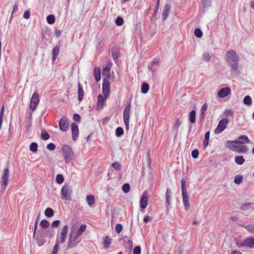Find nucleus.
I'll return each mask as SVG.
<instances>
[{
    "instance_id": "13",
    "label": "nucleus",
    "mask_w": 254,
    "mask_h": 254,
    "mask_svg": "<svg viewBox=\"0 0 254 254\" xmlns=\"http://www.w3.org/2000/svg\"><path fill=\"white\" fill-rule=\"evenodd\" d=\"M183 202L185 206V209L188 210L190 209V203L189 200V195L187 190L182 191Z\"/></svg>"
},
{
    "instance_id": "15",
    "label": "nucleus",
    "mask_w": 254,
    "mask_h": 254,
    "mask_svg": "<svg viewBox=\"0 0 254 254\" xmlns=\"http://www.w3.org/2000/svg\"><path fill=\"white\" fill-rule=\"evenodd\" d=\"M166 196V211L168 212V210L172 208L171 203V190L169 189H167L165 194Z\"/></svg>"
},
{
    "instance_id": "27",
    "label": "nucleus",
    "mask_w": 254,
    "mask_h": 254,
    "mask_svg": "<svg viewBox=\"0 0 254 254\" xmlns=\"http://www.w3.org/2000/svg\"><path fill=\"white\" fill-rule=\"evenodd\" d=\"M86 201L88 204L92 207L95 202L94 196L93 195H88L86 196Z\"/></svg>"
},
{
    "instance_id": "12",
    "label": "nucleus",
    "mask_w": 254,
    "mask_h": 254,
    "mask_svg": "<svg viewBox=\"0 0 254 254\" xmlns=\"http://www.w3.org/2000/svg\"><path fill=\"white\" fill-rule=\"evenodd\" d=\"M59 124L60 130L63 131H66L69 127L68 120L65 117L62 118L59 121Z\"/></svg>"
},
{
    "instance_id": "37",
    "label": "nucleus",
    "mask_w": 254,
    "mask_h": 254,
    "mask_svg": "<svg viewBox=\"0 0 254 254\" xmlns=\"http://www.w3.org/2000/svg\"><path fill=\"white\" fill-rule=\"evenodd\" d=\"M86 228V225H81L75 234L80 236L82 234V233L85 231Z\"/></svg>"
},
{
    "instance_id": "47",
    "label": "nucleus",
    "mask_w": 254,
    "mask_h": 254,
    "mask_svg": "<svg viewBox=\"0 0 254 254\" xmlns=\"http://www.w3.org/2000/svg\"><path fill=\"white\" fill-rule=\"evenodd\" d=\"M64 181V177L61 174H58L56 176V182L58 184H62Z\"/></svg>"
},
{
    "instance_id": "21",
    "label": "nucleus",
    "mask_w": 254,
    "mask_h": 254,
    "mask_svg": "<svg viewBox=\"0 0 254 254\" xmlns=\"http://www.w3.org/2000/svg\"><path fill=\"white\" fill-rule=\"evenodd\" d=\"M159 64V61L157 60H155L153 61L149 64L148 65V67L152 71H156L157 69V67Z\"/></svg>"
},
{
    "instance_id": "35",
    "label": "nucleus",
    "mask_w": 254,
    "mask_h": 254,
    "mask_svg": "<svg viewBox=\"0 0 254 254\" xmlns=\"http://www.w3.org/2000/svg\"><path fill=\"white\" fill-rule=\"evenodd\" d=\"M238 147V149L237 150L236 152H238L239 153H246L248 151V149L245 145H240V144H239Z\"/></svg>"
},
{
    "instance_id": "58",
    "label": "nucleus",
    "mask_w": 254,
    "mask_h": 254,
    "mask_svg": "<svg viewBox=\"0 0 254 254\" xmlns=\"http://www.w3.org/2000/svg\"><path fill=\"white\" fill-rule=\"evenodd\" d=\"M199 155V151L197 149H194L191 152V156L192 158H197Z\"/></svg>"
},
{
    "instance_id": "9",
    "label": "nucleus",
    "mask_w": 254,
    "mask_h": 254,
    "mask_svg": "<svg viewBox=\"0 0 254 254\" xmlns=\"http://www.w3.org/2000/svg\"><path fill=\"white\" fill-rule=\"evenodd\" d=\"M110 83L107 79H103L102 84V93L105 99L109 96L110 93Z\"/></svg>"
},
{
    "instance_id": "59",
    "label": "nucleus",
    "mask_w": 254,
    "mask_h": 254,
    "mask_svg": "<svg viewBox=\"0 0 254 254\" xmlns=\"http://www.w3.org/2000/svg\"><path fill=\"white\" fill-rule=\"evenodd\" d=\"M47 148L51 151L54 150L56 148V145L53 143H50L47 144Z\"/></svg>"
},
{
    "instance_id": "7",
    "label": "nucleus",
    "mask_w": 254,
    "mask_h": 254,
    "mask_svg": "<svg viewBox=\"0 0 254 254\" xmlns=\"http://www.w3.org/2000/svg\"><path fill=\"white\" fill-rule=\"evenodd\" d=\"M71 192V189L68 186H64L61 189V195L63 199L66 200H71L70 193Z\"/></svg>"
},
{
    "instance_id": "60",
    "label": "nucleus",
    "mask_w": 254,
    "mask_h": 254,
    "mask_svg": "<svg viewBox=\"0 0 254 254\" xmlns=\"http://www.w3.org/2000/svg\"><path fill=\"white\" fill-rule=\"evenodd\" d=\"M73 120L78 123L80 122L81 118L79 114L75 113L73 115Z\"/></svg>"
},
{
    "instance_id": "25",
    "label": "nucleus",
    "mask_w": 254,
    "mask_h": 254,
    "mask_svg": "<svg viewBox=\"0 0 254 254\" xmlns=\"http://www.w3.org/2000/svg\"><path fill=\"white\" fill-rule=\"evenodd\" d=\"M112 55L114 60H116L119 57V49L117 47H115L112 49Z\"/></svg>"
},
{
    "instance_id": "20",
    "label": "nucleus",
    "mask_w": 254,
    "mask_h": 254,
    "mask_svg": "<svg viewBox=\"0 0 254 254\" xmlns=\"http://www.w3.org/2000/svg\"><path fill=\"white\" fill-rule=\"evenodd\" d=\"M110 66L109 65H107L106 67H105L102 70V75L104 77L103 79H108L111 76L110 74Z\"/></svg>"
},
{
    "instance_id": "18",
    "label": "nucleus",
    "mask_w": 254,
    "mask_h": 254,
    "mask_svg": "<svg viewBox=\"0 0 254 254\" xmlns=\"http://www.w3.org/2000/svg\"><path fill=\"white\" fill-rule=\"evenodd\" d=\"M231 92L229 87H225L221 89L218 92L217 95L219 98H224L228 95Z\"/></svg>"
},
{
    "instance_id": "26",
    "label": "nucleus",
    "mask_w": 254,
    "mask_h": 254,
    "mask_svg": "<svg viewBox=\"0 0 254 254\" xmlns=\"http://www.w3.org/2000/svg\"><path fill=\"white\" fill-rule=\"evenodd\" d=\"M196 112L194 110L191 111L189 115V120L191 124H192L195 122Z\"/></svg>"
},
{
    "instance_id": "41",
    "label": "nucleus",
    "mask_w": 254,
    "mask_h": 254,
    "mask_svg": "<svg viewBox=\"0 0 254 254\" xmlns=\"http://www.w3.org/2000/svg\"><path fill=\"white\" fill-rule=\"evenodd\" d=\"M252 204V203L251 202H245L242 204V205L240 207V209L243 211H246L247 210L249 207H250Z\"/></svg>"
},
{
    "instance_id": "4",
    "label": "nucleus",
    "mask_w": 254,
    "mask_h": 254,
    "mask_svg": "<svg viewBox=\"0 0 254 254\" xmlns=\"http://www.w3.org/2000/svg\"><path fill=\"white\" fill-rule=\"evenodd\" d=\"M80 236L75 234L73 235L70 234L67 242V247L70 249H72L75 247L78 243L81 241Z\"/></svg>"
},
{
    "instance_id": "43",
    "label": "nucleus",
    "mask_w": 254,
    "mask_h": 254,
    "mask_svg": "<svg viewBox=\"0 0 254 254\" xmlns=\"http://www.w3.org/2000/svg\"><path fill=\"white\" fill-rule=\"evenodd\" d=\"M188 179L187 177H186V176H185V179L184 178L182 179V180H181L182 191L187 190L186 185V180H188Z\"/></svg>"
},
{
    "instance_id": "6",
    "label": "nucleus",
    "mask_w": 254,
    "mask_h": 254,
    "mask_svg": "<svg viewBox=\"0 0 254 254\" xmlns=\"http://www.w3.org/2000/svg\"><path fill=\"white\" fill-rule=\"evenodd\" d=\"M8 177L9 170L7 168H5L3 170L0 180L1 191L2 192L4 191L8 184Z\"/></svg>"
},
{
    "instance_id": "28",
    "label": "nucleus",
    "mask_w": 254,
    "mask_h": 254,
    "mask_svg": "<svg viewBox=\"0 0 254 254\" xmlns=\"http://www.w3.org/2000/svg\"><path fill=\"white\" fill-rule=\"evenodd\" d=\"M59 50H60V48L58 46H56L53 48L52 52V60L53 61H54L56 59V58L59 53Z\"/></svg>"
},
{
    "instance_id": "17",
    "label": "nucleus",
    "mask_w": 254,
    "mask_h": 254,
    "mask_svg": "<svg viewBox=\"0 0 254 254\" xmlns=\"http://www.w3.org/2000/svg\"><path fill=\"white\" fill-rule=\"evenodd\" d=\"M148 204V198L147 197V192L144 191L140 200V206L142 209H145Z\"/></svg>"
},
{
    "instance_id": "56",
    "label": "nucleus",
    "mask_w": 254,
    "mask_h": 254,
    "mask_svg": "<svg viewBox=\"0 0 254 254\" xmlns=\"http://www.w3.org/2000/svg\"><path fill=\"white\" fill-rule=\"evenodd\" d=\"M244 227L251 233H254V225H250L248 226H245Z\"/></svg>"
},
{
    "instance_id": "53",
    "label": "nucleus",
    "mask_w": 254,
    "mask_h": 254,
    "mask_svg": "<svg viewBox=\"0 0 254 254\" xmlns=\"http://www.w3.org/2000/svg\"><path fill=\"white\" fill-rule=\"evenodd\" d=\"M202 4L203 8L209 7L211 5L210 0H202Z\"/></svg>"
},
{
    "instance_id": "32",
    "label": "nucleus",
    "mask_w": 254,
    "mask_h": 254,
    "mask_svg": "<svg viewBox=\"0 0 254 254\" xmlns=\"http://www.w3.org/2000/svg\"><path fill=\"white\" fill-rule=\"evenodd\" d=\"M149 89V86L147 83H143L141 85V92L143 94H146L148 92Z\"/></svg>"
},
{
    "instance_id": "52",
    "label": "nucleus",
    "mask_w": 254,
    "mask_h": 254,
    "mask_svg": "<svg viewBox=\"0 0 254 254\" xmlns=\"http://www.w3.org/2000/svg\"><path fill=\"white\" fill-rule=\"evenodd\" d=\"M112 166L116 170L120 171L121 169V164L118 163V162H114L112 164Z\"/></svg>"
},
{
    "instance_id": "57",
    "label": "nucleus",
    "mask_w": 254,
    "mask_h": 254,
    "mask_svg": "<svg viewBox=\"0 0 254 254\" xmlns=\"http://www.w3.org/2000/svg\"><path fill=\"white\" fill-rule=\"evenodd\" d=\"M123 229V226L121 224H117L116 226L115 231L118 233L119 234L121 232Z\"/></svg>"
},
{
    "instance_id": "23",
    "label": "nucleus",
    "mask_w": 254,
    "mask_h": 254,
    "mask_svg": "<svg viewBox=\"0 0 254 254\" xmlns=\"http://www.w3.org/2000/svg\"><path fill=\"white\" fill-rule=\"evenodd\" d=\"M78 100L79 102H81L83 97L84 91L82 86L78 83Z\"/></svg>"
},
{
    "instance_id": "39",
    "label": "nucleus",
    "mask_w": 254,
    "mask_h": 254,
    "mask_svg": "<svg viewBox=\"0 0 254 254\" xmlns=\"http://www.w3.org/2000/svg\"><path fill=\"white\" fill-rule=\"evenodd\" d=\"M40 226L44 229H46L49 227L50 223L47 220H42L40 223Z\"/></svg>"
},
{
    "instance_id": "49",
    "label": "nucleus",
    "mask_w": 254,
    "mask_h": 254,
    "mask_svg": "<svg viewBox=\"0 0 254 254\" xmlns=\"http://www.w3.org/2000/svg\"><path fill=\"white\" fill-rule=\"evenodd\" d=\"M41 137L43 140H46L49 138L50 136L48 132L45 130H42L41 132Z\"/></svg>"
},
{
    "instance_id": "14",
    "label": "nucleus",
    "mask_w": 254,
    "mask_h": 254,
    "mask_svg": "<svg viewBox=\"0 0 254 254\" xmlns=\"http://www.w3.org/2000/svg\"><path fill=\"white\" fill-rule=\"evenodd\" d=\"M71 129L72 131V138L74 141L77 139L79 133L78 126L75 123H72L71 125Z\"/></svg>"
},
{
    "instance_id": "63",
    "label": "nucleus",
    "mask_w": 254,
    "mask_h": 254,
    "mask_svg": "<svg viewBox=\"0 0 254 254\" xmlns=\"http://www.w3.org/2000/svg\"><path fill=\"white\" fill-rule=\"evenodd\" d=\"M224 114H225V116H226V117H228V116L233 117V113L232 111L231 110H225L224 112Z\"/></svg>"
},
{
    "instance_id": "31",
    "label": "nucleus",
    "mask_w": 254,
    "mask_h": 254,
    "mask_svg": "<svg viewBox=\"0 0 254 254\" xmlns=\"http://www.w3.org/2000/svg\"><path fill=\"white\" fill-rule=\"evenodd\" d=\"M124 247L126 249L131 252L133 248V242L130 240H128L127 242L125 243Z\"/></svg>"
},
{
    "instance_id": "36",
    "label": "nucleus",
    "mask_w": 254,
    "mask_h": 254,
    "mask_svg": "<svg viewBox=\"0 0 254 254\" xmlns=\"http://www.w3.org/2000/svg\"><path fill=\"white\" fill-rule=\"evenodd\" d=\"M235 161L239 165H242L245 162V159L242 156H237L235 157Z\"/></svg>"
},
{
    "instance_id": "33",
    "label": "nucleus",
    "mask_w": 254,
    "mask_h": 254,
    "mask_svg": "<svg viewBox=\"0 0 254 254\" xmlns=\"http://www.w3.org/2000/svg\"><path fill=\"white\" fill-rule=\"evenodd\" d=\"M243 102L245 104L250 106L252 104V99L250 96L247 95L244 97Z\"/></svg>"
},
{
    "instance_id": "44",
    "label": "nucleus",
    "mask_w": 254,
    "mask_h": 254,
    "mask_svg": "<svg viewBox=\"0 0 254 254\" xmlns=\"http://www.w3.org/2000/svg\"><path fill=\"white\" fill-rule=\"evenodd\" d=\"M124 129L122 127H118L116 130V135L117 137H120L124 133Z\"/></svg>"
},
{
    "instance_id": "19",
    "label": "nucleus",
    "mask_w": 254,
    "mask_h": 254,
    "mask_svg": "<svg viewBox=\"0 0 254 254\" xmlns=\"http://www.w3.org/2000/svg\"><path fill=\"white\" fill-rule=\"evenodd\" d=\"M171 10V5L169 4H166L164 7L162 12V20H165L168 17L170 11Z\"/></svg>"
},
{
    "instance_id": "38",
    "label": "nucleus",
    "mask_w": 254,
    "mask_h": 254,
    "mask_svg": "<svg viewBox=\"0 0 254 254\" xmlns=\"http://www.w3.org/2000/svg\"><path fill=\"white\" fill-rule=\"evenodd\" d=\"M112 239L109 236H106L104 240V243L105 244V248H108L109 247L111 243Z\"/></svg>"
},
{
    "instance_id": "22",
    "label": "nucleus",
    "mask_w": 254,
    "mask_h": 254,
    "mask_svg": "<svg viewBox=\"0 0 254 254\" xmlns=\"http://www.w3.org/2000/svg\"><path fill=\"white\" fill-rule=\"evenodd\" d=\"M236 141H237L238 143L241 144H244L245 142L249 143L250 141L248 136L245 135H240L238 140H236Z\"/></svg>"
},
{
    "instance_id": "55",
    "label": "nucleus",
    "mask_w": 254,
    "mask_h": 254,
    "mask_svg": "<svg viewBox=\"0 0 254 254\" xmlns=\"http://www.w3.org/2000/svg\"><path fill=\"white\" fill-rule=\"evenodd\" d=\"M181 124V122L180 121L179 118H177L174 125V129L178 130V128Z\"/></svg>"
},
{
    "instance_id": "50",
    "label": "nucleus",
    "mask_w": 254,
    "mask_h": 254,
    "mask_svg": "<svg viewBox=\"0 0 254 254\" xmlns=\"http://www.w3.org/2000/svg\"><path fill=\"white\" fill-rule=\"evenodd\" d=\"M243 181V177L242 176L237 175L236 176L234 179V182L235 184L239 185Z\"/></svg>"
},
{
    "instance_id": "42",
    "label": "nucleus",
    "mask_w": 254,
    "mask_h": 254,
    "mask_svg": "<svg viewBox=\"0 0 254 254\" xmlns=\"http://www.w3.org/2000/svg\"><path fill=\"white\" fill-rule=\"evenodd\" d=\"M47 22L50 24H53L55 21V16L54 15H49L47 17Z\"/></svg>"
},
{
    "instance_id": "64",
    "label": "nucleus",
    "mask_w": 254,
    "mask_h": 254,
    "mask_svg": "<svg viewBox=\"0 0 254 254\" xmlns=\"http://www.w3.org/2000/svg\"><path fill=\"white\" fill-rule=\"evenodd\" d=\"M30 15V12L29 10H26L23 14V17L25 19H29Z\"/></svg>"
},
{
    "instance_id": "40",
    "label": "nucleus",
    "mask_w": 254,
    "mask_h": 254,
    "mask_svg": "<svg viewBox=\"0 0 254 254\" xmlns=\"http://www.w3.org/2000/svg\"><path fill=\"white\" fill-rule=\"evenodd\" d=\"M38 144L36 142H32L30 144L29 149L31 151L35 152L37 151Z\"/></svg>"
},
{
    "instance_id": "1",
    "label": "nucleus",
    "mask_w": 254,
    "mask_h": 254,
    "mask_svg": "<svg viewBox=\"0 0 254 254\" xmlns=\"http://www.w3.org/2000/svg\"><path fill=\"white\" fill-rule=\"evenodd\" d=\"M225 58L227 63L232 71H236L240 61V57L238 54L235 51L231 50L226 53Z\"/></svg>"
},
{
    "instance_id": "3",
    "label": "nucleus",
    "mask_w": 254,
    "mask_h": 254,
    "mask_svg": "<svg viewBox=\"0 0 254 254\" xmlns=\"http://www.w3.org/2000/svg\"><path fill=\"white\" fill-rule=\"evenodd\" d=\"M68 227L67 225H64L61 229V233L57 234L56 243L59 244H64L65 241V237L68 232Z\"/></svg>"
},
{
    "instance_id": "62",
    "label": "nucleus",
    "mask_w": 254,
    "mask_h": 254,
    "mask_svg": "<svg viewBox=\"0 0 254 254\" xmlns=\"http://www.w3.org/2000/svg\"><path fill=\"white\" fill-rule=\"evenodd\" d=\"M60 223L61 221L60 220H58L54 221L52 223V226L54 228H57L59 227Z\"/></svg>"
},
{
    "instance_id": "10",
    "label": "nucleus",
    "mask_w": 254,
    "mask_h": 254,
    "mask_svg": "<svg viewBox=\"0 0 254 254\" xmlns=\"http://www.w3.org/2000/svg\"><path fill=\"white\" fill-rule=\"evenodd\" d=\"M238 247H247L253 249L254 248V238H249L243 241L241 244L237 243Z\"/></svg>"
},
{
    "instance_id": "5",
    "label": "nucleus",
    "mask_w": 254,
    "mask_h": 254,
    "mask_svg": "<svg viewBox=\"0 0 254 254\" xmlns=\"http://www.w3.org/2000/svg\"><path fill=\"white\" fill-rule=\"evenodd\" d=\"M131 108L130 103L126 106L123 112V119L126 128L128 129L129 126L130 111Z\"/></svg>"
},
{
    "instance_id": "11",
    "label": "nucleus",
    "mask_w": 254,
    "mask_h": 254,
    "mask_svg": "<svg viewBox=\"0 0 254 254\" xmlns=\"http://www.w3.org/2000/svg\"><path fill=\"white\" fill-rule=\"evenodd\" d=\"M39 102V99L38 94L36 93H33L30 101V108L32 111H34Z\"/></svg>"
},
{
    "instance_id": "16",
    "label": "nucleus",
    "mask_w": 254,
    "mask_h": 254,
    "mask_svg": "<svg viewBox=\"0 0 254 254\" xmlns=\"http://www.w3.org/2000/svg\"><path fill=\"white\" fill-rule=\"evenodd\" d=\"M237 141L236 140H229L226 143V146L229 148L232 151H236L238 149V145Z\"/></svg>"
},
{
    "instance_id": "29",
    "label": "nucleus",
    "mask_w": 254,
    "mask_h": 254,
    "mask_svg": "<svg viewBox=\"0 0 254 254\" xmlns=\"http://www.w3.org/2000/svg\"><path fill=\"white\" fill-rule=\"evenodd\" d=\"M105 100L106 99L102 95L100 94L98 96L97 106L98 108H102Z\"/></svg>"
},
{
    "instance_id": "45",
    "label": "nucleus",
    "mask_w": 254,
    "mask_h": 254,
    "mask_svg": "<svg viewBox=\"0 0 254 254\" xmlns=\"http://www.w3.org/2000/svg\"><path fill=\"white\" fill-rule=\"evenodd\" d=\"M211 59V56L208 53L205 52L202 55L203 61L206 62H208Z\"/></svg>"
},
{
    "instance_id": "24",
    "label": "nucleus",
    "mask_w": 254,
    "mask_h": 254,
    "mask_svg": "<svg viewBox=\"0 0 254 254\" xmlns=\"http://www.w3.org/2000/svg\"><path fill=\"white\" fill-rule=\"evenodd\" d=\"M94 74L96 81L98 82L101 79V69L99 67H95L94 70Z\"/></svg>"
},
{
    "instance_id": "51",
    "label": "nucleus",
    "mask_w": 254,
    "mask_h": 254,
    "mask_svg": "<svg viewBox=\"0 0 254 254\" xmlns=\"http://www.w3.org/2000/svg\"><path fill=\"white\" fill-rule=\"evenodd\" d=\"M115 22L118 26H121L124 23V19L122 17L119 16L116 19Z\"/></svg>"
},
{
    "instance_id": "61",
    "label": "nucleus",
    "mask_w": 254,
    "mask_h": 254,
    "mask_svg": "<svg viewBox=\"0 0 254 254\" xmlns=\"http://www.w3.org/2000/svg\"><path fill=\"white\" fill-rule=\"evenodd\" d=\"M141 253V248L140 246L135 247L133 251V254H140Z\"/></svg>"
},
{
    "instance_id": "46",
    "label": "nucleus",
    "mask_w": 254,
    "mask_h": 254,
    "mask_svg": "<svg viewBox=\"0 0 254 254\" xmlns=\"http://www.w3.org/2000/svg\"><path fill=\"white\" fill-rule=\"evenodd\" d=\"M122 190L125 193H127L130 190V186L128 184H125L122 186Z\"/></svg>"
},
{
    "instance_id": "8",
    "label": "nucleus",
    "mask_w": 254,
    "mask_h": 254,
    "mask_svg": "<svg viewBox=\"0 0 254 254\" xmlns=\"http://www.w3.org/2000/svg\"><path fill=\"white\" fill-rule=\"evenodd\" d=\"M228 123V120L227 118H223L221 120L219 123L217 127L214 130L215 134L221 133L226 128V125Z\"/></svg>"
},
{
    "instance_id": "2",
    "label": "nucleus",
    "mask_w": 254,
    "mask_h": 254,
    "mask_svg": "<svg viewBox=\"0 0 254 254\" xmlns=\"http://www.w3.org/2000/svg\"><path fill=\"white\" fill-rule=\"evenodd\" d=\"M62 153L65 163H69L73 159L74 153L70 146L67 145H64L62 148Z\"/></svg>"
},
{
    "instance_id": "30",
    "label": "nucleus",
    "mask_w": 254,
    "mask_h": 254,
    "mask_svg": "<svg viewBox=\"0 0 254 254\" xmlns=\"http://www.w3.org/2000/svg\"><path fill=\"white\" fill-rule=\"evenodd\" d=\"M36 242L37 245L41 247L44 245L46 242V240L43 237H37Z\"/></svg>"
},
{
    "instance_id": "48",
    "label": "nucleus",
    "mask_w": 254,
    "mask_h": 254,
    "mask_svg": "<svg viewBox=\"0 0 254 254\" xmlns=\"http://www.w3.org/2000/svg\"><path fill=\"white\" fill-rule=\"evenodd\" d=\"M194 35L198 38H200L202 36V32L199 28H196L194 30Z\"/></svg>"
},
{
    "instance_id": "34",
    "label": "nucleus",
    "mask_w": 254,
    "mask_h": 254,
    "mask_svg": "<svg viewBox=\"0 0 254 254\" xmlns=\"http://www.w3.org/2000/svg\"><path fill=\"white\" fill-rule=\"evenodd\" d=\"M54 214L53 210L51 208H47L45 210V215L48 217H51Z\"/></svg>"
},
{
    "instance_id": "54",
    "label": "nucleus",
    "mask_w": 254,
    "mask_h": 254,
    "mask_svg": "<svg viewBox=\"0 0 254 254\" xmlns=\"http://www.w3.org/2000/svg\"><path fill=\"white\" fill-rule=\"evenodd\" d=\"M59 244L56 243L55 246L53 247V250L52 251L51 254H57L58 252L59 249Z\"/></svg>"
}]
</instances>
